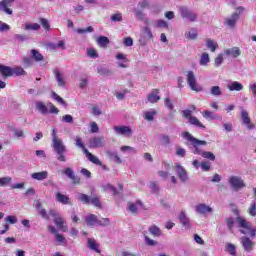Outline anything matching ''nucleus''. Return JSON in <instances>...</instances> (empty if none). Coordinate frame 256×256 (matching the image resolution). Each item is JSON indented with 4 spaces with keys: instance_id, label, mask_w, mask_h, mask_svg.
Listing matches in <instances>:
<instances>
[{
    "instance_id": "obj_1",
    "label": "nucleus",
    "mask_w": 256,
    "mask_h": 256,
    "mask_svg": "<svg viewBox=\"0 0 256 256\" xmlns=\"http://www.w3.org/2000/svg\"><path fill=\"white\" fill-rule=\"evenodd\" d=\"M52 147L57 155L58 161L65 163L67 161V156H65V153H67V147L63 144V140L59 137H54L52 139Z\"/></svg>"
},
{
    "instance_id": "obj_2",
    "label": "nucleus",
    "mask_w": 256,
    "mask_h": 256,
    "mask_svg": "<svg viewBox=\"0 0 256 256\" xmlns=\"http://www.w3.org/2000/svg\"><path fill=\"white\" fill-rule=\"evenodd\" d=\"M182 137L187 141H189L191 145L194 147V150H193L194 155H201V157L203 156L204 151L199 149V145H207V141L199 140L193 137V135H191V133L189 132H183Z\"/></svg>"
},
{
    "instance_id": "obj_3",
    "label": "nucleus",
    "mask_w": 256,
    "mask_h": 256,
    "mask_svg": "<svg viewBox=\"0 0 256 256\" xmlns=\"http://www.w3.org/2000/svg\"><path fill=\"white\" fill-rule=\"evenodd\" d=\"M228 184L232 191H241V189H245L247 184H245V180L241 176L232 175L228 178Z\"/></svg>"
},
{
    "instance_id": "obj_4",
    "label": "nucleus",
    "mask_w": 256,
    "mask_h": 256,
    "mask_svg": "<svg viewBox=\"0 0 256 256\" xmlns=\"http://www.w3.org/2000/svg\"><path fill=\"white\" fill-rule=\"evenodd\" d=\"M48 215L54 217V223L58 229H60V231H63L64 233L68 231L67 221H65L64 218L59 215L57 210H49Z\"/></svg>"
},
{
    "instance_id": "obj_5",
    "label": "nucleus",
    "mask_w": 256,
    "mask_h": 256,
    "mask_svg": "<svg viewBox=\"0 0 256 256\" xmlns=\"http://www.w3.org/2000/svg\"><path fill=\"white\" fill-rule=\"evenodd\" d=\"M178 12L180 13L182 19H186V21H190V23H195V21L199 19L197 13L189 10L187 6H180L178 8Z\"/></svg>"
},
{
    "instance_id": "obj_6",
    "label": "nucleus",
    "mask_w": 256,
    "mask_h": 256,
    "mask_svg": "<svg viewBox=\"0 0 256 256\" xmlns=\"http://www.w3.org/2000/svg\"><path fill=\"white\" fill-rule=\"evenodd\" d=\"M186 80L192 91H195L196 93H201V91H203V87L197 83V77H195L193 71H188L186 73Z\"/></svg>"
},
{
    "instance_id": "obj_7",
    "label": "nucleus",
    "mask_w": 256,
    "mask_h": 256,
    "mask_svg": "<svg viewBox=\"0 0 256 256\" xmlns=\"http://www.w3.org/2000/svg\"><path fill=\"white\" fill-rule=\"evenodd\" d=\"M88 146L90 149H99L105 147V137L103 136H94L89 139Z\"/></svg>"
},
{
    "instance_id": "obj_8",
    "label": "nucleus",
    "mask_w": 256,
    "mask_h": 256,
    "mask_svg": "<svg viewBox=\"0 0 256 256\" xmlns=\"http://www.w3.org/2000/svg\"><path fill=\"white\" fill-rule=\"evenodd\" d=\"M174 168L176 171L177 177L180 179L181 183H187L189 176H187V170L181 164L175 163Z\"/></svg>"
},
{
    "instance_id": "obj_9",
    "label": "nucleus",
    "mask_w": 256,
    "mask_h": 256,
    "mask_svg": "<svg viewBox=\"0 0 256 256\" xmlns=\"http://www.w3.org/2000/svg\"><path fill=\"white\" fill-rule=\"evenodd\" d=\"M68 179H71L74 185H81V178L75 175V171L71 169V167H67L62 172Z\"/></svg>"
},
{
    "instance_id": "obj_10",
    "label": "nucleus",
    "mask_w": 256,
    "mask_h": 256,
    "mask_svg": "<svg viewBox=\"0 0 256 256\" xmlns=\"http://www.w3.org/2000/svg\"><path fill=\"white\" fill-rule=\"evenodd\" d=\"M236 222L238 223V227L242 229L241 233H243V235H247L249 231H251V224L247 222L245 218L238 216L236 218Z\"/></svg>"
},
{
    "instance_id": "obj_11",
    "label": "nucleus",
    "mask_w": 256,
    "mask_h": 256,
    "mask_svg": "<svg viewBox=\"0 0 256 256\" xmlns=\"http://www.w3.org/2000/svg\"><path fill=\"white\" fill-rule=\"evenodd\" d=\"M240 243L246 253H251V250L255 247V242L246 236H242L240 238Z\"/></svg>"
},
{
    "instance_id": "obj_12",
    "label": "nucleus",
    "mask_w": 256,
    "mask_h": 256,
    "mask_svg": "<svg viewBox=\"0 0 256 256\" xmlns=\"http://www.w3.org/2000/svg\"><path fill=\"white\" fill-rule=\"evenodd\" d=\"M241 118L243 125H246L249 131L255 129V124L251 123V118H249V112L243 108H241Z\"/></svg>"
},
{
    "instance_id": "obj_13",
    "label": "nucleus",
    "mask_w": 256,
    "mask_h": 256,
    "mask_svg": "<svg viewBox=\"0 0 256 256\" xmlns=\"http://www.w3.org/2000/svg\"><path fill=\"white\" fill-rule=\"evenodd\" d=\"M13 3H15V0H1L0 11H3L6 15H13V9L10 8Z\"/></svg>"
},
{
    "instance_id": "obj_14",
    "label": "nucleus",
    "mask_w": 256,
    "mask_h": 256,
    "mask_svg": "<svg viewBox=\"0 0 256 256\" xmlns=\"http://www.w3.org/2000/svg\"><path fill=\"white\" fill-rule=\"evenodd\" d=\"M114 132L116 135H122L124 137H131L133 135V130L129 126H115Z\"/></svg>"
},
{
    "instance_id": "obj_15",
    "label": "nucleus",
    "mask_w": 256,
    "mask_h": 256,
    "mask_svg": "<svg viewBox=\"0 0 256 256\" xmlns=\"http://www.w3.org/2000/svg\"><path fill=\"white\" fill-rule=\"evenodd\" d=\"M196 213H199V215H207V213H213V208L207 204H198L195 207Z\"/></svg>"
},
{
    "instance_id": "obj_16",
    "label": "nucleus",
    "mask_w": 256,
    "mask_h": 256,
    "mask_svg": "<svg viewBox=\"0 0 256 256\" xmlns=\"http://www.w3.org/2000/svg\"><path fill=\"white\" fill-rule=\"evenodd\" d=\"M34 207L37 209L42 219H46V221H49V213H47V210L43 208L41 201L35 200Z\"/></svg>"
},
{
    "instance_id": "obj_17",
    "label": "nucleus",
    "mask_w": 256,
    "mask_h": 256,
    "mask_svg": "<svg viewBox=\"0 0 256 256\" xmlns=\"http://www.w3.org/2000/svg\"><path fill=\"white\" fill-rule=\"evenodd\" d=\"M127 207L132 215H139V207H143V202L141 200H137L135 203L129 202Z\"/></svg>"
},
{
    "instance_id": "obj_18",
    "label": "nucleus",
    "mask_w": 256,
    "mask_h": 256,
    "mask_svg": "<svg viewBox=\"0 0 256 256\" xmlns=\"http://www.w3.org/2000/svg\"><path fill=\"white\" fill-rule=\"evenodd\" d=\"M88 161H90V163H93L94 165H98L99 167L102 168L103 171H109V167H107V165L103 164V162H101V160H99V158L93 154H88Z\"/></svg>"
},
{
    "instance_id": "obj_19",
    "label": "nucleus",
    "mask_w": 256,
    "mask_h": 256,
    "mask_svg": "<svg viewBox=\"0 0 256 256\" xmlns=\"http://www.w3.org/2000/svg\"><path fill=\"white\" fill-rule=\"evenodd\" d=\"M0 75L3 77V79L13 77V68L0 64Z\"/></svg>"
},
{
    "instance_id": "obj_20",
    "label": "nucleus",
    "mask_w": 256,
    "mask_h": 256,
    "mask_svg": "<svg viewBox=\"0 0 256 256\" xmlns=\"http://www.w3.org/2000/svg\"><path fill=\"white\" fill-rule=\"evenodd\" d=\"M47 177H49V172L47 171L34 172L31 174V179H34V181H45Z\"/></svg>"
},
{
    "instance_id": "obj_21",
    "label": "nucleus",
    "mask_w": 256,
    "mask_h": 256,
    "mask_svg": "<svg viewBox=\"0 0 256 256\" xmlns=\"http://www.w3.org/2000/svg\"><path fill=\"white\" fill-rule=\"evenodd\" d=\"M239 20V13L235 12L231 17L225 19V23L228 27H234Z\"/></svg>"
},
{
    "instance_id": "obj_22",
    "label": "nucleus",
    "mask_w": 256,
    "mask_h": 256,
    "mask_svg": "<svg viewBox=\"0 0 256 256\" xmlns=\"http://www.w3.org/2000/svg\"><path fill=\"white\" fill-rule=\"evenodd\" d=\"M224 53L228 57H233L234 59H237V57L241 55V50H239V47H233V48L226 49Z\"/></svg>"
},
{
    "instance_id": "obj_23",
    "label": "nucleus",
    "mask_w": 256,
    "mask_h": 256,
    "mask_svg": "<svg viewBox=\"0 0 256 256\" xmlns=\"http://www.w3.org/2000/svg\"><path fill=\"white\" fill-rule=\"evenodd\" d=\"M147 99L149 103H157V101L161 99V97L159 96V90L158 89L152 90L151 93L148 94Z\"/></svg>"
},
{
    "instance_id": "obj_24",
    "label": "nucleus",
    "mask_w": 256,
    "mask_h": 256,
    "mask_svg": "<svg viewBox=\"0 0 256 256\" xmlns=\"http://www.w3.org/2000/svg\"><path fill=\"white\" fill-rule=\"evenodd\" d=\"M76 141V147H80L82 149L83 153H85L87 159H89V155H93L87 148H85V144H83V140H81V137L77 136L75 138Z\"/></svg>"
},
{
    "instance_id": "obj_25",
    "label": "nucleus",
    "mask_w": 256,
    "mask_h": 256,
    "mask_svg": "<svg viewBox=\"0 0 256 256\" xmlns=\"http://www.w3.org/2000/svg\"><path fill=\"white\" fill-rule=\"evenodd\" d=\"M86 225L88 227H95V225H99V220L97 219V216L94 214H90L86 217Z\"/></svg>"
},
{
    "instance_id": "obj_26",
    "label": "nucleus",
    "mask_w": 256,
    "mask_h": 256,
    "mask_svg": "<svg viewBox=\"0 0 256 256\" xmlns=\"http://www.w3.org/2000/svg\"><path fill=\"white\" fill-rule=\"evenodd\" d=\"M87 247L88 249H91V251H95L96 253H101V250H99V244H97L95 239L88 238Z\"/></svg>"
},
{
    "instance_id": "obj_27",
    "label": "nucleus",
    "mask_w": 256,
    "mask_h": 256,
    "mask_svg": "<svg viewBox=\"0 0 256 256\" xmlns=\"http://www.w3.org/2000/svg\"><path fill=\"white\" fill-rule=\"evenodd\" d=\"M206 46L208 49H210L212 53H215V51L219 49V44L217 43V41L212 40L211 38L206 39Z\"/></svg>"
},
{
    "instance_id": "obj_28",
    "label": "nucleus",
    "mask_w": 256,
    "mask_h": 256,
    "mask_svg": "<svg viewBox=\"0 0 256 256\" xmlns=\"http://www.w3.org/2000/svg\"><path fill=\"white\" fill-rule=\"evenodd\" d=\"M179 220H180V223L183 225V227H186L187 229L191 227V223L189 222V217H187V214H185L184 211H182L179 214Z\"/></svg>"
},
{
    "instance_id": "obj_29",
    "label": "nucleus",
    "mask_w": 256,
    "mask_h": 256,
    "mask_svg": "<svg viewBox=\"0 0 256 256\" xmlns=\"http://www.w3.org/2000/svg\"><path fill=\"white\" fill-rule=\"evenodd\" d=\"M56 201L58 203H62V205H69V203H70L69 196L63 195L60 192H56Z\"/></svg>"
},
{
    "instance_id": "obj_30",
    "label": "nucleus",
    "mask_w": 256,
    "mask_h": 256,
    "mask_svg": "<svg viewBox=\"0 0 256 256\" xmlns=\"http://www.w3.org/2000/svg\"><path fill=\"white\" fill-rule=\"evenodd\" d=\"M35 105L37 111H39V113H41L42 115H47V113H49V109H47V105H45V103L37 101Z\"/></svg>"
},
{
    "instance_id": "obj_31",
    "label": "nucleus",
    "mask_w": 256,
    "mask_h": 256,
    "mask_svg": "<svg viewBox=\"0 0 256 256\" xmlns=\"http://www.w3.org/2000/svg\"><path fill=\"white\" fill-rule=\"evenodd\" d=\"M55 79L58 83L59 87H65V78L63 77V74L59 72V70L54 71Z\"/></svg>"
},
{
    "instance_id": "obj_32",
    "label": "nucleus",
    "mask_w": 256,
    "mask_h": 256,
    "mask_svg": "<svg viewBox=\"0 0 256 256\" xmlns=\"http://www.w3.org/2000/svg\"><path fill=\"white\" fill-rule=\"evenodd\" d=\"M97 73L103 77H111L113 75V72L109 68L103 66L97 68Z\"/></svg>"
},
{
    "instance_id": "obj_33",
    "label": "nucleus",
    "mask_w": 256,
    "mask_h": 256,
    "mask_svg": "<svg viewBox=\"0 0 256 256\" xmlns=\"http://www.w3.org/2000/svg\"><path fill=\"white\" fill-rule=\"evenodd\" d=\"M229 91H243L244 86L240 82L234 81L228 85Z\"/></svg>"
},
{
    "instance_id": "obj_34",
    "label": "nucleus",
    "mask_w": 256,
    "mask_h": 256,
    "mask_svg": "<svg viewBox=\"0 0 256 256\" xmlns=\"http://www.w3.org/2000/svg\"><path fill=\"white\" fill-rule=\"evenodd\" d=\"M141 35L144 37V39H153V33L148 26H144L141 29Z\"/></svg>"
},
{
    "instance_id": "obj_35",
    "label": "nucleus",
    "mask_w": 256,
    "mask_h": 256,
    "mask_svg": "<svg viewBox=\"0 0 256 256\" xmlns=\"http://www.w3.org/2000/svg\"><path fill=\"white\" fill-rule=\"evenodd\" d=\"M210 61L211 59L209 58V54L203 53L200 57L199 65H201L202 67H207Z\"/></svg>"
},
{
    "instance_id": "obj_36",
    "label": "nucleus",
    "mask_w": 256,
    "mask_h": 256,
    "mask_svg": "<svg viewBox=\"0 0 256 256\" xmlns=\"http://www.w3.org/2000/svg\"><path fill=\"white\" fill-rule=\"evenodd\" d=\"M189 123H190V125H194V127H199L200 129H205V125H203V123H201V121H199L197 119V117H195V116L190 117Z\"/></svg>"
},
{
    "instance_id": "obj_37",
    "label": "nucleus",
    "mask_w": 256,
    "mask_h": 256,
    "mask_svg": "<svg viewBox=\"0 0 256 256\" xmlns=\"http://www.w3.org/2000/svg\"><path fill=\"white\" fill-rule=\"evenodd\" d=\"M24 29L25 31H39V29H41V26L38 23H26Z\"/></svg>"
},
{
    "instance_id": "obj_38",
    "label": "nucleus",
    "mask_w": 256,
    "mask_h": 256,
    "mask_svg": "<svg viewBox=\"0 0 256 256\" xmlns=\"http://www.w3.org/2000/svg\"><path fill=\"white\" fill-rule=\"evenodd\" d=\"M12 75L20 77L21 75H27V72L21 66H16L12 68Z\"/></svg>"
},
{
    "instance_id": "obj_39",
    "label": "nucleus",
    "mask_w": 256,
    "mask_h": 256,
    "mask_svg": "<svg viewBox=\"0 0 256 256\" xmlns=\"http://www.w3.org/2000/svg\"><path fill=\"white\" fill-rule=\"evenodd\" d=\"M108 157H110V159H112V161H114V163H116L117 165H121L122 160L119 157V155H117V153L115 152H107Z\"/></svg>"
},
{
    "instance_id": "obj_40",
    "label": "nucleus",
    "mask_w": 256,
    "mask_h": 256,
    "mask_svg": "<svg viewBox=\"0 0 256 256\" xmlns=\"http://www.w3.org/2000/svg\"><path fill=\"white\" fill-rule=\"evenodd\" d=\"M154 27H158L160 29H169V24L164 20H156L153 23Z\"/></svg>"
},
{
    "instance_id": "obj_41",
    "label": "nucleus",
    "mask_w": 256,
    "mask_h": 256,
    "mask_svg": "<svg viewBox=\"0 0 256 256\" xmlns=\"http://www.w3.org/2000/svg\"><path fill=\"white\" fill-rule=\"evenodd\" d=\"M225 251H226V253H229V255H231V256L237 255V249L235 248V245H233L231 243L226 244Z\"/></svg>"
},
{
    "instance_id": "obj_42",
    "label": "nucleus",
    "mask_w": 256,
    "mask_h": 256,
    "mask_svg": "<svg viewBox=\"0 0 256 256\" xmlns=\"http://www.w3.org/2000/svg\"><path fill=\"white\" fill-rule=\"evenodd\" d=\"M155 115H157V112L155 110L146 111L144 112V119L146 121H153V119H155Z\"/></svg>"
},
{
    "instance_id": "obj_43",
    "label": "nucleus",
    "mask_w": 256,
    "mask_h": 256,
    "mask_svg": "<svg viewBox=\"0 0 256 256\" xmlns=\"http://www.w3.org/2000/svg\"><path fill=\"white\" fill-rule=\"evenodd\" d=\"M96 41L99 47H107V44L109 43V38H107L106 36H100Z\"/></svg>"
},
{
    "instance_id": "obj_44",
    "label": "nucleus",
    "mask_w": 256,
    "mask_h": 256,
    "mask_svg": "<svg viewBox=\"0 0 256 256\" xmlns=\"http://www.w3.org/2000/svg\"><path fill=\"white\" fill-rule=\"evenodd\" d=\"M185 37L188 39V41H195L197 39V31L195 30H190L185 32Z\"/></svg>"
},
{
    "instance_id": "obj_45",
    "label": "nucleus",
    "mask_w": 256,
    "mask_h": 256,
    "mask_svg": "<svg viewBox=\"0 0 256 256\" xmlns=\"http://www.w3.org/2000/svg\"><path fill=\"white\" fill-rule=\"evenodd\" d=\"M31 55V58L34 59V61H43V56L36 49L31 50Z\"/></svg>"
},
{
    "instance_id": "obj_46",
    "label": "nucleus",
    "mask_w": 256,
    "mask_h": 256,
    "mask_svg": "<svg viewBox=\"0 0 256 256\" xmlns=\"http://www.w3.org/2000/svg\"><path fill=\"white\" fill-rule=\"evenodd\" d=\"M204 119H208V120H215V119H219V117L215 114H213V112L206 110L202 113Z\"/></svg>"
},
{
    "instance_id": "obj_47",
    "label": "nucleus",
    "mask_w": 256,
    "mask_h": 256,
    "mask_svg": "<svg viewBox=\"0 0 256 256\" xmlns=\"http://www.w3.org/2000/svg\"><path fill=\"white\" fill-rule=\"evenodd\" d=\"M11 181H13L11 176L1 177L0 178V187H7V185H9V183H11Z\"/></svg>"
},
{
    "instance_id": "obj_48",
    "label": "nucleus",
    "mask_w": 256,
    "mask_h": 256,
    "mask_svg": "<svg viewBox=\"0 0 256 256\" xmlns=\"http://www.w3.org/2000/svg\"><path fill=\"white\" fill-rule=\"evenodd\" d=\"M77 199H78V201H81V203H84V204L91 203V197H89L86 194H79Z\"/></svg>"
},
{
    "instance_id": "obj_49",
    "label": "nucleus",
    "mask_w": 256,
    "mask_h": 256,
    "mask_svg": "<svg viewBox=\"0 0 256 256\" xmlns=\"http://www.w3.org/2000/svg\"><path fill=\"white\" fill-rule=\"evenodd\" d=\"M149 233H151V235H154V237H159L161 235V229L154 225L149 228Z\"/></svg>"
},
{
    "instance_id": "obj_50",
    "label": "nucleus",
    "mask_w": 256,
    "mask_h": 256,
    "mask_svg": "<svg viewBox=\"0 0 256 256\" xmlns=\"http://www.w3.org/2000/svg\"><path fill=\"white\" fill-rule=\"evenodd\" d=\"M210 93L211 95H214L216 97H219V95H223V92H221V87L219 86H212Z\"/></svg>"
},
{
    "instance_id": "obj_51",
    "label": "nucleus",
    "mask_w": 256,
    "mask_h": 256,
    "mask_svg": "<svg viewBox=\"0 0 256 256\" xmlns=\"http://www.w3.org/2000/svg\"><path fill=\"white\" fill-rule=\"evenodd\" d=\"M202 157L204 159H208L209 161H215V154H213V152L204 151L202 153Z\"/></svg>"
},
{
    "instance_id": "obj_52",
    "label": "nucleus",
    "mask_w": 256,
    "mask_h": 256,
    "mask_svg": "<svg viewBox=\"0 0 256 256\" xmlns=\"http://www.w3.org/2000/svg\"><path fill=\"white\" fill-rule=\"evenodd\" d=\"M94 29L92 26H89L87 28H78L77 29V33H79V35H83L85 33H93Z\"/></svg>"
},
{
    "instance_id": "obj_53",
    "label": "nucleus",
    "mask_w": 256,
    "mask_h": 256,
    "mask_svg": "<svg viewBox=\"0 0 256 256\" xmlns=\"http://www.w3.org/2000/svg\"><path fill=\"white\" fill-rule=\"evenodd\" d=\"M87 55L88 57H91V59H97V57H99V54H97V50L93 48L87 49Z\"/></svg>"
},
{
    "instance_id": "obj_54",
    "label": "nucleus",
    "mask_w": 256,
    "mask_h": 256,
    "mask_svg": "<svg viewBox=\"0 0 256 256\" xmlns=\"http://www.w3.org/2000/svg\"><path fill=\"white\" fill-rule=\"evenodd\" d=\"M248 213L251 217H256V203L252 202L248 208Z\"/></svg>"
},
{
    "instance_id": "obj_55",
    "label": "nucleus",
    "mask_w": 256,
    "mask_h": 256,
    "mask_svg": "<svg viewBox=\"0 0 256 256\" xmlns=\"http://www.w3.org/2000/svg\"><path fill=\"white\" fill-rule=\"evenodd\" d=\"M200 167L202 169V171H211V163L207 162V161H203L200 163Z\"/></svg>"
},
{
    "instance_id": "obj_56",
    "label": "nucleus",
    "mask_w": 256,
    "mask_h": 256,
    "mask_svg": "<svg viewBox=\"0 0 256 256\" xmlns=\"http://www.w3.org/2000/svg\"><path fill=\"white\" fill-rule=\"evenodd\" d=\"M90 203L94 205V207H97L98 209H101V201L98 197L90 198Z\"/></svg>"
},
{
    "instance_id": "obj_57",
    "label": "nucleus",
    "mask_w": 256,
    "mask_h": 256,
    "mask_svg": "<svg viewBox=\"0 0 256 256\" xmlns=\"http://www.w3.org/2000/svg\"><path fill=\"white\" fill-rule=\"evenodd\" d=\"M111 21L113 22H121L123 21V15L121 13H116L111 16Z\"/></svg>"
},
{
    "instance_id": "obj_58",
    "label": "nucleus",
    "mask_w": 256,
    "mask_h": 256,
    "mask_svg": "<svg viewBox=\"0 0 256 256\" xmlns=\"http://www.w3.org/2000/svg\"><path fill=\"white\" fill-rule=\"evenodd\" d=\"M40 23L43 27V29H46V31H49L51 29V26L49 25V21L45 18H40Z\"/></svg>"
},
{
    "instance_id": "obj_59",
    "label": "nucleus",
    "mask_w": 256,
    "mask_h": 256,
    "mask_svg": "<svg viewBox=\"0 0 256 256\" xmlns=\"http://www.w3.org/2000/svg\"><path fill=\"white\" fill-rule=\"evenodd\" d=\"M111 220L109 218H102L101 220H98V225L100 227H107V225H110Z\"/></svg>"
},
{
    "instance_id": "obj_60",
    "label": "nucleus",
    "mask_w": 256,
    "mask_h": 256,
    "mask_svg": "<svg viewBox=\"0 0 256 256\" xmlns=\"http://www.w3.org/2000/svg\"><path fill=\"white\" fill-rule=\"evenodd\" d=\"M55 239L58 245H63V243H65V237L59 234V232L55 234Z\"/></svg>"
},
{
    "instance_id": "obj_61",
    "label": "nucleus",
    "mask_w": 256,
    "mask_h": 256,
    "mask_svg": "<svg viewBox=\"0 0 256 256\" xmlns=\"http://www.w3.org/2000/svg\"><path fill=\"white\" fill-rule=\"evenodd\" d=\"M145 243L148 245V247H155L157 245V242L155 240L149 238V236H144Z\"/></svg>"
},
{
    "instance_id": "obj_62",
    "label": "nucleus",
    "mask_w": 256,
    "mask_h": 256,
    "mask_svg": "<svg viewBox=\"0 0 256 256\" xmlns=\"http://www.w3.org/2000/svg\"><path fill=\"white\" fill-rule=\"evenodd\" d=\"M149 188L151 189L152 193H159V185L155 182H150Z\"/></svg>"
},
{
    "instance_id": "obj_63",
    "label": "nucleus",
    "mask_w": 256,
    "mask_h": 256,
    "mask_svg": "<svg viewBox=\"0 0 256 256\" xmlns=\"http://www.w3.org/2000/svg\"><path fill=\"white\" fill-rule=\"evenodd\" d=\"M6 223H10L11 225H15L17 223V217L16 216H7L5 218Z\"/></svg>"
},
{
    "instance_id": "obj_64",
    "label": "nucleus",
    "mask_w": 256,
    "mask_h": 256,
    "mask_svg": "<svg viewBox=\"0 0 256 256\" xmlns=\"http://www.w3.org/2000/svg\"><path fill=\"white\" fill-rule=\"evenodd\" d=\"M134 13H135L136 19H138L139 21H142V19H144L145 17V14L142 13L141 10H134Z\"/></svg>"
}]
</instances>
